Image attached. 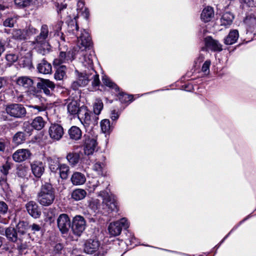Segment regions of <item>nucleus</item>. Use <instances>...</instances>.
I'll return each mask as SVG.
<instances>
[{
    "mask_svg": "<svg viewBox=\"0 0 256 256\" xmlns=\"http://www.w3.org/2000/svg\"><path fill=\"white\" fill-rule=\"evenodd\" d=\"M77 78L72 82L70 88L74 90H78L80 88L86 86L90 80L92 81V86H98L100 84L99 76L94 69H92L90 72H80L76 70Z\"/></svg>",
    "mask_w": 256,
    "mask_h": 256,
    "instance_id": "nucleus-1",
    "label": "nucleus"
},
{
    "mask_svg": "<svg viewBox=\"0 0 256 256\" xmlns=\"http://www.w3.org/2000/svg\"><path fill=\"white\" fill-rule=\"evenodd\" d=\"M48 35V26L43 24L41 26L40 34L35 38L34 40L29 42L32 48L42 55L48 54L50 49L47 40Z\"/></svg>",
    "mask_w": 256,
    "mask_h": 256,
    "instance_id": "nucleus-2",
    "label": "nucleus"
},
{
    "mask_svg": "<svg viewBox=\"0 0 256 256\" xmlns=\"http://www.w3.org/2000/svg\"><path fill=\"white\" fill-rule=\"evenodd\" d=\"M78 26L75 21L70 22L68 24V31L69 33L76 36L78 38L77 48L82 52L92 44L91 38L88 33L84 30L79 34Z\"/></svg>",
    "mask_w": 256,
    "mask_h": 256,
    "instance_id": "nucleus-3",
    "label": "nucleus"
},
{
    "mask_svg": "<svg viewBox=\"0 0 256 256\" xmlns=\"http://www.w3.org/2000/svg\"><path fill=\"white\" fill-rule=\"evenodd\" d=\"M55 190L52 185L48 182L42 184L37 194L38 202L42 206L51 205L55 200Z\"/></svg>",
    "mask_w": 256,
    "mask_h": 256,
    "instance_id": "nucleus-4",
    "label": "nucleus"
},
{
    "mask_svg": "<svg viewBox=\"0 0 256 256\" xmlns=\"http://www.w3.org/2000/svg\"><path fill=\"white\" fill-rule=\"evenodd\" d=\"M98 196L102 200V204L98 207L100 211L104 213L118 210V204L114 196L109 194L107 190H101L98 192Z\"/></svg>",
    "mask_w": 256,
    "mask_h": 256,
    "instance_id": "nucleus-5",
    "label": "nucleus"
},
{
    "mask_svg": "<svg viewBox=\"0 0 256 256\" xmlns=\"http://www.w3.org/2000/svg\"><path fill=\"white\" fill-rule=\"evenodd\" d=\"M28 224L24 222H20L16 226V230L12 227L6 228L5 230V234L6 238L10 241L15 242L18 240L22 241V236L28 237L26 234L28 229Z\"/></svg>",
    "mask_w": 256,
    "mask_h": 256,
    "instance_id": "nucleus-6",
    "label": "nucleus"
},
{
    "mask_svg": "<svg viewBox=\"0 0 256 256\" xmlns=\"http://www.w3.org/2000/svg\"><path fill=\"white\" fill-rule=\"evenodd\" d=\"M5 111L9 116L15 118H22L26 114V108L20 104H8L5 106Z\"/></svg>",
    "mask_w": 256,
    "mask_h": 256,
    "instance_id": "nucleus-7",
    "label": "nucleus"
},
{
    "mask_svg": "<svg viewBox=\"0 0 256 256\" xmlns=\"http://www.w3.org/2000/svg\"><path fill=\"white\" fill-rule=\"evenodd\" d=\"M78 118L85 127L98 124V117L94 112H90L86 106H82Z\"/></svg>",
    "mask_w": 256,
    "mask_h": 256,
    "instance_id": "nucleus-8",
    "label": "nucleus"
},
{
    "mask_svg": "<svg viewBox=\"0 0 256 256\" xmlns=\"http://www.w3.org/2000/svg\"><path fill=\"white\" fill-rule=\"evenodd\" d=\"M84 152L88 156L93 154L96 150V139L90 132H88L84 136Z\"/></svg>",
    "mask_w": 256,
    "mask_h": 256,
    "instance_id": "nucleus-9",
    "label": "nucleus"
},
{
    "mask_svg": "<svg viewBox=\"0 0 256 256\" xmlns=\"http://www.w3.org/2000/svg\"><path fill=\"white\" fill-rule=\"evenodd\" d=\"M129 227L127 220L124 218L120 220L110 223L108 227L110 234L112 236H118L122 228L126 229Z\"/></svg>",
    "mask_w": 256,
    "mask_h": 256,
    "instance_id": "nucleus-10",
    "label": "nucleus"
},
{
    "mask_svg": "<svg viewBox=\"0 0 256 256\" xmlns=\"http://www.w3.org/2000/svg\"><path fill=\"white\" fill-rule=\"evenodd\" d=\"M86 222L84 218L81 216H76L72 219V230L74 234L80 236L86 228Z\"/></svg>",
    "mask_w": 256,
    "mask_h": 256,
    "instance_id": "nucleus-11",
    "label": "nucleus"
},
{
    "mask_svg": "<svg viewBox=\"0 0 256 256\" xmlns=\"http://www.w3.org/2000/svg\"><path fill=\"white\" fill-rule=\"evenodd\" d=\"M37 88L48 96H51L55 88L54 82L48 79H40L36 84Z\"/></svg>",
    "mask_w": 256,
    "mask_h": 256,
    "instance_id": "nucleus-12",
    "label": "nucleus"
},
{
    "mask_svg": "<svg viewBox=\"0 0 256 256\" xmlns=\"http://www.w3.org/2000/svg\"><path fill=\"white\" fill-rule=\"evenodd\" d=\"M56 222L58 227L62 234L68 232L70 227V220L67 214H60L57 218Z\"/></svg>",
    "mask_w": 256,
    "mask_h": 256,
    "instance_id": "nucleus-13",
    "label": "nucleus"
},
{
    "mask_svg": "<svg viewBox=\"0 0 256 256\" xmlns=\"http://www.w3.org/2000/svg\"><path fill=\"white\" fill-rule=\"evenodd\" d=\"M74 55L73 52H60L58 57L54 60L53 64L54 66H59L63 63L72 61L74 59Z\"/></svg>",
    "mask_w": 256,
    "mask_h": 256,
    "instance_id": "nucleus-14",
    "label": "nucleus"
},
{
    "mask_svg": "<svg viewBox=\"0 0 256 256\" xmlns=\"http://www.w3.org/2000/svg\"><path fill=\"white\" fill-rule=\"evenodd\" d=\"M63 128L58 124H52L48 129L50 138L56 140H60L64 134Z\"/></svg>",
    "mask_w": 256,
    "mask_h": 256,
    "instance_id": "nucleus-15",
    "label": "nucleus"
},
{
    "mask_svg": "<svg viewBox=\"0 0 256 256\" xmlns=\"http://www.w3.org/2000/svg\"><path fill=\"white\" fill-rule=\"evenodd\" d=\"M31 153L28 149H19L12 154V159L17 162H20L28 159Z\"/></svg>",
    "mask_w": 256,
    "mask_h": 256,
    "instance_id": "nucleus-16",
    "label": "nucleus"
},
{
    "mask_svg": "<svg viewBox=\"0 0 256 256\" xmlns=\"http://www.w3.org/2000/svg\"><path fill=\"white\" fill-rule=\"evenodd\" d=\"M32 173L35 177L40 178L43 174L45 170V166L40 161H34L30 164Z\"/></svg>",
    "mask_w": 256,
    "mask_h": 256,
    "instance_id": "nucleus-17",
    "label": "nucleus"
},
{
    "mask_svg": "<svg viewBox=\"0 0 256 256\" xmlns=\"http://www.w3.org/2000/svg\"><path fill=\"white\" fill-rule=\"evenodd\" d=\"M28 213L33 218H36L40 216L41 210L38 204L34 202L30 201L26 205Z\"/></svg>",
    "mask_w": 256,
    "mask_h": 256,
    "instance_id": "nucleus-18",
    "label": "nucleus"
},
{
    "mask_svg": "<svg viewBox=\"0 0 256 256\" xmlns=\"http://www.w3.org/2000/svg\"><path fill=\"white\" fill-rule=\"evenodd\" d=\"M204 42L206 46L214 51L220 52L222 50V45L218 41L213 39L211 36L206 38Z\"/></svg>",
    "mask_w": 256,
    "mask_h": 256,
    "instance_id": "nucleus-19",
    "label": "nucleus"
},
{
    "mask_svg": "<svg viewBox=\"0 0 256 256\" xmlns=\"http://www.w3.org/2000/svg\"><path fill=\"white\" fill-rule=\"evenodd\" d=\"M100 246L98 240L90 239L86 241L85 244L84 251L87 254H92L96 252Z\"/></svg>",
    "mask_w": 256,
    "mask_h": 256,
    "instance_id": "nucleus-20",
    "label": "nucleus"
},
{
    "mask_svg": "<svg viewBox=\"0 0 256 256\" xmlns=\"http://www.w3.org/2000/svg\"><path fill=\"white\" fill-rule=\"evenodd\" d=\"M68 112L71 115L78 114L80 115V110L81 107H80V104L76 100H72L68 102L67 105Z\"/></svg>",
    "mask_w": 256,
    "mask_h": 256,
    "instance_id": "nucleus-21",
    "label": "nucleus"
},
{
    "mask_svg": "<svg viewBox=\"0 0 256 256\" xmlns=\"http://www.w3.org/2000/svg\"><path fill=\"white\" fill-rule=\"evenodd\" d=\"M70 180L73 185L80 186L86 182V178L84 174L76 172L72 175Z\"/></svg>",
    "mask_w": 256,
    "mask_h": 256,
    "instance_id": "nucleus-22",
    "label": "nucleus"
},
{
    "mask_svg": "<svg viewBox=\"0 0 256 256\" xmlns=\"http://www.w3.org/2000/svg\"><path fill=\"white\" fill-rule=\"evenodd\" d=\"M16 82L17 84L25 88H29L34 84L33 80L26 76L18 77L16 79Z\"/></svg>",
    "mask_w": 256,
    "mask_h": 256,
    "instance_id": "nucleus-23",
    "label": "nucleus"
},
{
    "mask_svg": "<svg viewBox=\"0 0 256 256\" xmlns=\"http://www.w3.org/2000/svg\"><path fill=\"white\" fill-rule=\"evenodd\" d=\"M37 69L39 72L43 74H49L52 72L50 64L44 59L38 64Z\"/></svg>",
    "mask_w": 256,
    "mask_h": 256,
    "instance_id": "nucleus-24",
    "label": "nucleus"
},
{
    "mask_svg": "<svg viewBox=\"0 0 256 256\" xmlns=\"http://www.w3.org/2000/svg\"><path fill=\"white\" fill-rule=\"evenodd\" d=\"M80 158V152H68L66 156V158L68 164L72 167L76 166L79 162Z\"/></svg>",
    "mask_w": 256,
    "mask_h": 256,
    "instance_id": "nucleus-25",
    "label": "nucleus"
},
{
    "mask_svg": "<svg viewBox=\"0 0 256 256\" xmlns=\"http://www.w3.org/2000/svg\"><path fill=\"white\" fill-rule=\"evenodd\" d=\"M214 16L213 8L210 6H207L204 8L201 14V19L204 22L211 20Z\"/></svg>",
    "mask_w": 256,
    "mask_h": 256,
    "instance_id": "nucleus-26",
    "label": "nucleus"
},
{
    "mask_svg": "<svg viewBox=\"0 0 256 256\" xmlns=\"http://www.w3.org/2000/svg\"><path fill=\"white\" fill-rule=\"evenodd\" d=\"M86 192L82 188H76L71 193V198L75 201H78L83 200L86 196Z\"/></svg>",
    "mask_w": 256,
    "mask_h": 256,
    "instance_id": "nucleus-27",
    "label": "nucleus"
},
{
    "mask_svg": "<svg viewBox=\"0 0 256 256\" xmlns=\"http://www.w3.org/2000/svg\"><path fill=\"white\" fill-rule=\"evenodd\" d=\"M68 132L70 138L75 140H80L82 136L81 130L76 126H72Z\"/></svg>",
    "mask_w": 256,
    "mask_h": 256,
    "instance_id": "nucleus-28",
    "label": "nucleus"
},
{
    "mask_svg": "<svg viewBox=\"0 0 256 256\" xmlns=\"http://www.w3.org/2000/svg\"><path fill=\"white\" fill-rule=\"evenodd\" d=\"M238 38V32L237 30H232L230 32L225 38L224 42L228 45L232 44L236 42Z\"/></svg>",
    "mask_w": 256,
    "mask_h": 256,
    "instance_id": "nucleus-29",
    "label": "nucleus"
},
{
    "mask_svg": "<svg viewBox=\"0 0 256 256\" xmlns=\"http://www.w3.org/2000/svg\"><path fill=\"white\" fill-rule=\"evenodd\" d=\"M58 66L54 74V78L57 80H61L66 77V68L64 65Z\"/></svg>",
    "mask_w": 256,
    "mask_h": 256,
    "instance_id": "nucleus-30",
    "label": "nucleus"
},
{
    "mask_svg": "<svg viewBox=\"0 0 256 256\" xmlns=\"http://www.w3.org/2000/svg\"><path fill=\"white\" fill-rule=\"evenodd\" d=\"M12 38L18 40H24L27 38L24 29H14L12 32Z\"/></svg>",
    "mask_w": 256,
    "mask_h": 256,
    "instance_id": "nucleus-31",
    "label": "nucleus"
},
{
    "mask_svg": "<svg viewBox=\"0 0 256 256\" xmlns=\"http://www.w3.org/2000/svg\"><path fill=\"white\" fill-rule=\"evenodd\" d=\"M94 58V56L90 54H85L83 56L82 60V62L83 65L85 67H87L88 68H90L89 71L93 68V60Z\"/></svg>",
    "mask_w": 256,
    "mask_h": 256,
    "instance_id": "nucleus-32",
    "label": "nucleus"
},
{
    "mask_svg": "<svg viewBox=\"0 0 256 256\" xmlns=\"http://www.w3.org/2000/svg\"><path fill=\"white\" fill-rule=\"evenodd\" d=\"M45 121L41 116H37L35 118L31 123V126L36 130H40L44 126Z\"/></svg>",
    "mask_w": 256,
    "mask_h": 256,
    "instance_id": "nucleus-33",
    "label": "nucleus"
},
{
    "mask_svg": "<svg viewBox=\"0 0 256 256\" xmlns=\"http://www.w3.org/2000/svg\"><path fill=\"white\" fill-rule=\"evenodd\" d=\"M58 172L62 179L66 180L68 178L69 174L70 168L66 164H61Z\"/></svg>",
    "mask_w": 256,
    "mask_h": 256,
    "instance_id": "nucleus-34",
    "label": "nucleus"
},
{
    "mask_svg": "<svg viewBox=\"0 0 256 256\" xmlns=\"http://www.w3.org/2000/svg\"><path fill=\"white\" fill-rule=\"evenodd\" d=\"M26 135L22 132H17L13 136L12 142L16 145L20 144L24 142Z\"/></svg>",
    "mask_w": 256,
    "mask_h": 256,
    "instance_id": "nucleus-35",
    "label": "nucleus"
},
{
    "mask_svg": "<svg viewBox=\"0 0 256 256\" xmlns=\"http://www.w3.org/2000/svg\"><path fill=\"white\" fill-rule=\"evenodd\" d=\"M234 17L230 13L224 14L220 19L221 25L228 26L231 24Z\"/></svg>",
    "mask_w": 256,
    "mask_h": 256,
    "instance_id": "nucleus-36",
    "label": "nucleus"
},
{
    "mask_svg": "<svg viewBox=\"0 0 256 256\" xmlns=\"http://www.w3.org/2000/svg\"><path fill=\"white\" fill-rule=\"evenodd\" d=\"M18 18V16L15 14L8 17L4 21L3 25L6 27L12 28L16 22Z\"/></svg>",
    "mask_w": 256,
    "mask_h": 256,
    "instance_id": "nucleus-37",
    "label": "nucleus"
},
{
    "mask_svg": "<svg viewBox=\"0 0 256 256\" xmlns=\"http://www.w3.org/2000/svg\"><path fill=\"white\" fill-rule=\"evenodd\" d=\"M60 164L58 160L50 159L49 160V168L52 172H57Z\"/></svg>",
    "mask_w": 256,
    "mask_h": 256,
    "instance_id": "nucleus-38",
    "label": "nucleus"
},
{
    "mask_svg": "<svg viewBox=\"0 0 256 256\" xmlns=\"http://www.w3.org/2000/svg\"><path fill=\"white\" fill-rule=\"evenodd\" d=\"M103 108V103L100 100H96L94 104V113L97 116L100 113Z\"/></svg>",
    "mask_w": 256,
    "mask_h": 256,
    "instance_id": "nucleus-39",
    "label": "nucleus"
},
{
    "mask_svg": "<svg viewBox=\"0 0 256 256\" xmlns=\"http://www.w3.org/2000/svg\"><path fill=\"white\" fill-rule=\"evenodd\" d=\"M18 58V55L13 52L8 53L6 56V59L10 64L16 62Z\"/></svg>",
    "mask_w": 256,
    "mask_h": 256,
    "instance_id": "nucleus-40",
    "label": "nucleus"
},
{
    "mask_svg": "<svg viewBox=\"0 0 256 256\" xmlns=\"http://www.w3.org/2000/svg\"><path fill=\"white\" fill-rule=\"evenodd\" d=\"M10 168V164L8 162H6L5 164H4L2 167H0V172L3 175V177L2 176V178L3 180L5 179V177L7 176L8 173V170Z\"/></svg>",
    "mask_w": 256,
    "mask_h": 256,
    "instance_id": "nucleus-41",
    "label": "nucleus"
},
{
    "mask_svg": "<svg viewBox=\"0 0 256 256\" xmlns=\"http://www.w3.org/2000/svg\"><path fill=\"white\" fill-rule=\"evenodd\" d=\"M100 126L102 130L104 133L108 132L110 128V122L108 120H104L101 122Z\"/></svg>",
    "mask_w": 256,
    "mask_h": 256,
    "instance_id": "nucleus-42",
    "label": "nucleus"
},
{
    "mask_svg": "<svg viewBox=\"0 0 256 256\" xmlns=\"http://www.w3.org/2000/svg\"><path fill=\"white\" fill-rule=\"evenodd\" d=\"M24 30L26 34L27 38L30 36L37 34L38 32V30L32 26H28Z\"/></svg>",
    "mask_w": 256,
    "mask_h": 256,
    "instance_id": "nucleus-43",
    "label": "nucleus"
},
{
    "mask_svg": "<svg viewBox=\"0 0 256 256\" xmlns=\"http://www.w3.org/2000/svg\"><path fill=\"white\" fill-rule=\"evenodd\" d=\"M104 164L102 162H97L93 166V170L96 172L98 174L102 175Z\"/></svg>",
    "mask_w": 256,
    "mask_h": 256,
    "instance_id": "nucleus-44",
    "label": "nucleus"
},
{
    "mask_svg": "<svg viewBox=\"0 0 256 256\" xmlns=\"http://www.w3.org/2000/svg\"><path fill=\"white\" fill-rule=\"evenodd\" d=\"M24 237H22V238L24 239ZM24 240L22 241H21V243L18 246V248L19 250L20 253L22 254H25L26 252H25L24 250H26L29 246L28 244L26 242H23Z\"/></svg>",
    "mask_w": 256,
    "mask_h": 256,
    "instance_id": "nucleus-45",
    "label": "nucleus"
},
{
    "mask_svg": "<svg viewBox=\"0 0 256 256\" xmlns=\"http://www.w3.org/2000/svg\"><path fill=\"white\" fill-rule=\"evenodd\" d=\"M103 83L106 86L116 90L118 88L117 86H116L114 82H112L108 78L103 77L102 79Z\"/></svg>",
    "mask_w": 256,
    "mask_h": 256,
    "instance_id": "nucleus-46",
    "label": "nucleus"
},
{
    "mask_svg": "<svg viewBox=\"0 0 256 256\" xmlns=\"http://www.w3.org/2000/svg\"><path fill=\"white\" fill-rule=\"evenodd\" d=\"M16 5L19 7H26L30 4V0H14Z\"/></svg>",
    "mask_w": 256,
    "mask_h": 256,
    "instance_id": "nucleus-47",
    "label": "nucleus"
},
{
    "mask_svg": "<svg viewBox=\"0 0 256 256\" xmlns=\"http://www.w3.org/2000/svg\"><path fill=\"white\" fill-rule=\"evenodd\" d=\"M210 60H206L203 64L202 70V72L206 74H208L210 72Z\"/></svg>",
    "mask_w": 256,
    "mask_h": 256,
    "instance_id": "nucleus-48",
    "label": "nucleus"
},
{
    "mask_svg": "<svg viewBox=\"0 0 256 256\" xmlns=\"http://www.w3.org/2000/svg\"><path fill=\"white\" fill-rule=\"evenodd\" d=\"M8 210V205L2 201L0 202V212L3 214H6Z\"/></svg>",
    "mask_w": 256,
    "mask_h": 256,
    "instance_id": "nucleus-49",
    "label": "nucleus"
},
{
    "mask_svg": "<svg viewBox=\"0 0 256 256\" xmlns=\"http://www.w3.org/2000/svg\"><path fill=\"white\" fill-rule=\"evenodd\" d=\"M8 144V142L6 140L0 138V152H4L6 150V147Z\"/></svg>",
    "mask_w": 256,
    "mask_h": 256,
    "instance_id": "nucleus-50",
    "label": "nucleus"
},
{
    "mask_svg": "<svg viewBox=\"0 0 256 256\" xmlns=\"http://www.w3.org/2000/svg\"><path fill=\"white\" fill-rule=\"evenodd\" d=\"M34 110H36L37 112H44L46 110V107L44 105L42 106H31Z\"/></svg>",
    "mask_w": 256,
    "mask_h": 256,
    "instance_id": "nucleus-51",
    "label": "nucleus"
},
{
    "mask_svg": "<svg viewBox=\"0 0 256 256\" xmlns=\"http://www.w3.org/2000/svg\"><path fill=\"white\" fill-rule=\"evenodd\" d=\"M31 228V229L34 232L40 231V227L39 225L34 224L30 226Z\"/></svg>",
    "mask_w": 256,
    "mask_h": 256,
    "instance_id": "nucleus-52",
    "label": "nucleus"
},
{
    "mask_svg": "<svg viewBox=\"0 0 256 256\" xmlns=\"http://www.w3.org/2000/svg\"><path fill=\"white\" fill-rule=\"evenodd\" d=\"M119 116V114L118 112H116L115 110H113L112 112L111 118L114 120H116Z\"/></svg>",
    "mask_w": 256,
    "mask_h": 256,
    "instance_id": "nucleus-53",
    "label": "nucleus"
},
{
    "mask_svg": "<svg viewBox=\"0 0 256 256\" xmlns=\"http://www.w3.org/2000/svg\"><path fill=\"white\" fill-rule=\"evenodd\" d=\"M132 96H129L126 94H123L122 96V98H124V101L125 102L130 101L132 100Z\"/></svg>",
    "mask_w": 256,
    "mask_h": 256,
    "instance_id": "nucleus-54",
    "label": "nucleus"
},
{
    "mask_svg": "<svg viewBox=\"0 0 256 256\" xmlns=\"http://www.w3.org/2000/svg\"><path fill=\"white\" fill-rule=\"evenodd\" d=\"M4 45L2 42H0V56H1L2 54L4 52Z\"/></svg>",
    "mask_w": 256,
    "mask_h": 256,
    "instance_id": "nucleus-55",
    "label": "nucleus"
},
{
    "mask_svg": "<svg viewBox=\"0 0 256 256\" xmlns=\"http://www.w3.org/2000/svg\"><path fill=\"white\" fill-rule=\"evenodd\" d=\"M6 81L3 78H0V88L5 84Z\"/></svg>",
    "mask_w": 256,
    "mask_h": 256,
    "instance_id": "nucleus-56",
    "label": "nucleus"
},
{
    "mask_svg": "<svg viewBox=\"0 0 256 256\" xmlns=\"http://www.w3.org/2000/svg\"><path fill=\"white\" fill-rule=\"evenodd\" d=\"M6 230L3 227H0V234H4V232H5Z\"/></svg>",
    "mask_w": 256,
    "mask_h": 256,
    "instance_id": "nucleus-57",
    "label": "nucleus"
},
{
    "mask_svg": "<svg viewBox=\"0 0 256 256\" xmlns=\"http://www.w3.org/2000/svg\"><path fill=\"white\" fill-rule=\"evenodd\" d=\"M6 8H7V7L5 6H4L3 4H0V10H5Z\"/></svg>",
    "mask_w": 256,
    "mask_h": 256,
    "instance_id": "nucleus-58",
    "label": "nucleus"
},
{
    "mask_svg": "<svg viewBox=\"0 0 256 256\" xmlns=\"http://www.w3.org/2000/svg\"><path fill=\"white\" fill-rule=\"evenodd\" d=\"M78 6H79V7H80V6L82 7L84 5V4L83 2H82V1H78Z\"/></svg>",
    "mask_w": 256,
    "mask_h": 256,
    "instance_id": "nucleus-59",
    "label": "nucleus"
},
{
    "mask_svg": "<svg viewBox=\"0 0 256 256\" xmlns=\"http://www.w3.org/2000/svg\"><path fill=\"white\" fill-rule=\"evenodd\" d=\"M27 126H28V127H30L29 124H28V122H26V123H24V130H26V128Z\"/></svg>",
    "mask_w": 256,
    "mask_h": 256,
    "instance_id": "nucleus-60",
    "label": "nucleus"
},
{
    "mask_svg": "<svg viewBox=\"0 0 256 256\" xmlns=\"http://www.w3.org/2000/svg\"><path fill=\"white\" fill-rule=\"evenodd\" d=\"M3 240H4V238H2V237H0V248L2 246V244H3Z\"/></svg>",
    "mask_w": 256,
    "mask_h": 256,
    "instance_id": "nucleus-61",
    "label": "nucleus"
},
{
    "mask_svg": "<svg viewBox=\"0 0 256 256\" xmlns=\"http://www.w3.org/2000/svg\"><path fill=\"white\" fill-rule=\"evenodd\" d=\"M245 3L248 4L250 3L252 0H242Z\"/></svg>",
    "mask_w": 256,
    "mask_h": 256,
    "instance_id": "nucleus-62",
    "label": "nucleus"
},
{
    "mask_svg": "<svg viewBox=\"0 0 256 256\" xmlns=\"http://www.w3.org/2000/svg\"><path fill=\"white\" fill-rule=\"evenodd\" d=\"M98 186V184L96 183V184H94L92 186V188L94 190H95L96 188Z\"/></svg>",
    "mask_w": 256,
    "mask_h": 256,
    "instance_id": "nucleus-63",
    "label": "nucleus"
},
{
    "mask_svg": "<svg viewBox=\"0 0 256 256\" xmlns=\"http://www.w3.org/2000/svg\"><path fill=\"white\" fill-rule=\"evenodd\" d=\"M199 59L200 60V61H202L204 59V58L202 56H200V57H199Z\"/></svg>",
    "mask_w": 256,
    "mask_h": 256,
    "instance_id": "nucleus-64",
    "label": "nucleus"
}]
</instances>
